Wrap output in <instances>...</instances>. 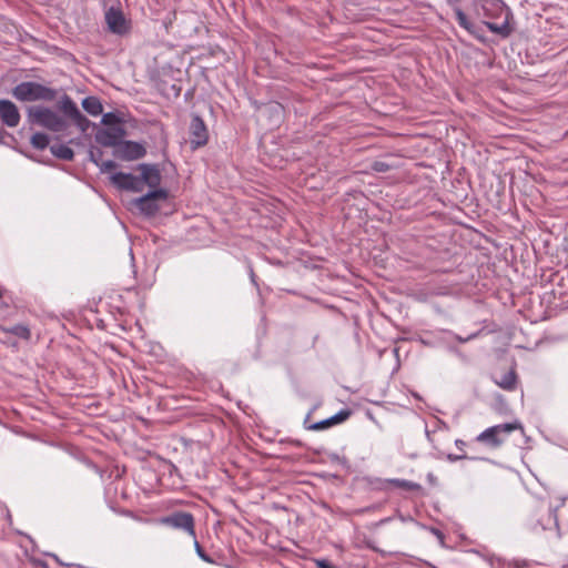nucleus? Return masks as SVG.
Here are the masks:
<instances>
[{
    "mask_svg": "<svg viewBox=\"0 0 568 568\" xmlns=\"http://www.w3.org/2000/svg\"><path fill=\"white\" fill-rule=\"evenodd\" d=\"M390 483L394 484L395 486L406 489V490H414V489L419 488L418 484L406 480V479H392Z\"/></svg>",
    "mask_w": 568,
    "mask_h": 568,
    "instance_id": "nucleus-20",
    "label": "nucleus"
},
{
    "mask_svg": "<svg viewBox=\"0 0 568 568\" xmlns=\"http://www.w3.org/2000/svg\"><path fill=\"white\" fill-rule=\"evenodd\" d=\"M7 332L18 336L19 338L26 339V341L30 339V337H31L30 328L24 324L13 325L10 328H8Z\"/></svg>",
    "mask_w": 568,
    "mask_h": 568,
    "instance_id": "nucleus-17",
    "label": "nucleus"
},
{
    "mask_svg": "<svg viewBox=\"0 0 568 568\" xmlns=\"http://www.w3.org/2000/svg\"><path fill=\"white\" fill-rule=\"evenodd\" d=\"M332 459H333V460H338V462H341V460H342V459L339 458V456H338V455H333V456H332Z\"/></svg>",
    "mask_w": 568,
    "mask_h": 568,
    "instance_id": "nucleus-32",
    "label": "nucleus"
},
{
    "mask_svg": "<svg viewBox=\"0 0 568 568\" xmlns=\"http://www.w3.org/2000/svg\"><path fill=\"white\" fill-rule=\"evenodd\" d=\"M251 280L253 283H255V275H254L253 271H251Z\"/></svg>",
    "mask_w": 568,
    "mask_h": 568,
    "instance_id": "nucleus-34",
    "label": "nucleus"
},
{
    "mask_svg": "<svg viewBox=\"0 0 568 568\" xmlns=\"http://www.w3.org/2000/svg\"><path fill=\"white\" fill-rule=\"evenodd\" d=\"M349 416H351V412L348 409H342L328 418L333 426V425H336V424H339V423L346 420Z\"/></svg>",
    "mask_w": 568,
    "mask_h": 568,
    "instance_id": "nucleus-21",
    "label": "nucleus"
},
{
    "mask_svg": "<svg viewBox=\"0 0 568 568\" xmlns=\"http://www.w3.org/2000/svg\"><path fill=\"white\" fill-rule=\"evenodd\" d=\"M29 121L33 124L43 126L52 132H63L68 128V122L57 112L45 106H31L28 110Z\"/></svg>",
    "mask_w": 568,
    "mask_h": 568,
    "instance_id": "nucleus-3",
    "label": "nucleus"
},
{
    "mask_svg": "<svg viewBox=\"0 0 568 568\" xmlns=\"http://www.w3.org/2000/svg\"><path fill=\"white\" fill-rule=\"evenodd\" d=\"M110 178H121V179H124V178H133V176L130 173L119 172V173L112 174Z\"/></svg>",
    "mask_w": 568,
    "mask_h": 568,
    "instance_id": "nucleus-27",
    "label": "nucleus"
},
{
    "mask_svg": "<svg viewBox=\"0 0 568 568\" xmlns=\"http://www.w3.org/2000/svg\"><path fill=\"white\" fill-rule=\"evenodd\" d=\"M126 135L124 125H111L99 129L95 141L102 146L116 148Z\"/></svg>",
    "mask_w": 568,
    "mask_h": 568,
    "instance_id": "nucleus-6",
    "label": "nucleus"
},
{
    "mask_svg": "<svg viewBox=\"0 0 568 568\" xmlns=\"http://www.w3.org/2000/svg\"><path fill=\"white\" fill-rule=\"evenodd\" d=\"M101 123L104 126L123 125V122L121 121L120 116L113 112L104 113L102 115Z\"/></svg>",
    "mask_w": 568,
    "mask_h": 568,
    "instance_id": "nucleus-19",
    "label": "nucleus"
},
{
    "mask_svg": "<svg viewBox=\"0 0 568 568\" xmlns=\"http://www.w3.org/2000/svg\"><path fill=\"white\" fill-rule=\"evenodd\" d=\"M31 144L38 150H43L49 145V136L45 133L37 132L31 136Z\"/></svg>",
    "mask_w": 568,
    "mask_h": 568,
    "instance_id": "nucleus-18",
    "label": "nucleus"
},
{
    "mask_svg": "<svg viewBox=\"0 0 568 568\" xmlns=\"http://www.w3.org/2000/svg\"><path fill=\"white\" fill-rule=\"evenodd\" d=\"M207 129L199 115H193L190 123V143L193 149H197L207 142Z\"/></svg>",
    "mask_w": 568,
    "mask_h": 568,
    "instance_id": "nucleus-8",
    "label": "nucleus"
},
{
    "mask_svg": "<svg viewBox=\"0 0 568 568\" xmlns=\"http://www.w3.org/2000/svg\"><path fill=\"white\" fill-rule=\"evenodd\" d=\"M372 169L376 172H386L389 169V165L384 161H374L372 163Z\"/></svg>",
    "mask_w": 568,
    "mask_h": 568,
    "instance_id": "nucleus-25",
    "label": "nucleus"
},
{
    "mask_svg": "<svg viewBox=\"0 0 568 568\" xmlns=\"http://www.w3.org/2000/svg\"><path fill=\"white\" fill-rule=\"evenodd\" d=\"M145 148L143 144L134 141H121L115 148V153L124 160H138L144 156Z\"/></svg>",
    "mask_w": 568,
    "mask_h": 568,
    "instance_id": "nucleus-10",
    "label": "nucleus"
},
{
    "mask_svg": "<svg viewBox=\"0 0 568 568\" xmlns=\"http://www.w3.org/2000/svg\"><path fill=\"white\" fill-rule=\"evenodd\" d=\"M455 445H456V447H457L458 449H463V448H464V446H465L466 444H465V442H464V440H462V439H456V440H455Z\"/></svg>",
    "mask_w": 568,
    "mask_h": 568,
    "instance_id": "nucleus-30",
    "label": "nucleus"
},
{
    "mask_svg": "<svg viewBox=\"0 0 568 568\" xmlns=\"http://www.w3.org/2000/svg\"><path fill=\"white\" fill-rule=\"evenodd\" d=\"M20 112L17 105L10 100H0V121L9 126L16 128L20 122Z\"/></svg>",
    "mask_w": 568,
    "mask_h": 568,
    "instance_id": "nucleus-11",
    "label": "nucleus"
},
{
    "mask_svg": "<svg viewBox=\"0 0 568 568\" xmlns=\"http://www.w3.org/2000/svg\"><path fill=\"white\" fill-rule=\"evenodd\" d=\"M449 3L458 2L459 0H447Z\"/></svg>",
    "mask_w": 568,
    "mask_h": 568,
    "instance_id": "nucleus-35",
    "label": "nucleus"
},
{
    "mask_svg": "<svg viewBox=\"0 0 568 568\" xmlns=\"http://www.w3.org/2000/svg\"><path fill=\"white\" fill-rule=\"evenodd\" d=\"M476 334H473V335H469L468 337H460V336H457V341H459L460 343H465V342H468L469 339H471L473 337H475Z\"/></svg>",
    "mask_w": 568,
    "mask_h": 568,
    "instance_id": "nucleus-29",
    "label": "nucleus"
},
{
    "mask_svg": "<svg viewBox=\"0 0 568 568\" xmlns=\"http://www.w3.org/2000/svg\"><path fill=\"white\" fill-rule=\"evenodd\" d=\"M331 426H332V424L329 422V418H326V419H323V420H320V422H316V423L312 424L308 428L312 429V430H323V429L328 428Z\"/></svg>",
    "mask_w": 568,
    "mask_h": 568,
    "instance_id": "nucleus-24",
    "label": "nucleus"
},
{
    "mask_svg": "<svg viewBox=\"0 0 568 568\" xmlns=\"http://www.w3.org/2000/svg\"><path fill=\"white\" fill-rule=\"evenodd\" d=\"M12 95L23 102L53 101L57 97V91L38 82L26 81L13 88Z\"/></svg>",
    "mask_w": 568,
    "mask_h": 568,
    "instance_id": "nucleus-2",
    "label": "nucleus"
},
{
    "mask_svg": "<svg viewBox=\"0 0 568 568\" xmlns=\"http://www.w3.org/2000/svg\"><path fill=\"white\" fill-rule=\"evenodd\" d=\"M194 541V549H195V552L196 555L205 562L207 564H214L215 561L212 559V557H210L204 550L203 548L201 547L200 542L197 541V539H193Z\"/></svg>",
    "mask_w": 568,
    "mask_h": 568,
    "instance_id": "nucleus-22",
    "label": "nucleus"
},
{
    "mask_svg": "<svg viewBox=\"0 0 568 568\" xmlns=\"http://www.w3.org/2000/svg\"><path fill=\"white\" fill-rule=\"evenodd\" d=\"M465 458H467V456L465 454H463V455L448 454L447 455V459L449 462H457V460L465 459Z\"/></svg>",
    "mask_w": 568,
    "mask_h": 568,
    "instance_id": "nucleus-26",
    "label": "nucleus"
},
{
    "mask_svg": "<svg viewBox=\"0 0 568 568\" xmlns=\"http://www.w3.org/2000/svg\"><path fill=\"white\" fill-rule=\"evenodd\" d=\"M82 108L92 116H97L103 111L102 103L97 97L84 98L82 100Z\"/></svg>",
    "mask_w": 568,
    "mask_h": 568,
    "instance_id": "nucleus-12",
    "label": "nucleus"
},
{
    "mask_svg": "<svg viewBox=\"0 0 568 568\" xmlns=\"http://www.w3.org/2000/svg\"><path fill=\"white\" fill-rule=\"evenodd\" d=\"M495 383L505 390H514L517 383V375L514 369L504 373Z\"/></svg>",
    "mask_w": 568,
    "mask_h": 568,
    "instance_id": "nucleus-13",
    "label": "nucleus"
},
{
    "mask_svg": "<svg viewBox=\"0 0 568 568\" xmlns=\"http://www.w3.org/2000/svg\"><path fill=\"white\" fill-rule=\"evenodd\" d=\"M523 430V426L519 422L505 423L488 427L477 436V442L484 443L490 447H499L506 437L514 430Z\"/></svg>",
    "mask_w": 568,
    "mask_h": 568,
    "instance_id": "nucleus-4",
    "label": "nucleus"
},
{
    "mask_svg": "<svg viewBox=\"0 0 568 568\" xmlns=\"http://www.w3.org/2000/svg\"><path fill=\"white\" fill-rule=\"evenodd\" d=\"M105 22L109 30L115 34H124L129 30L128 21L119 8L111 7L105 11Z\"/></svg>",
    "mask_w": 568,
    "mask_h": 568,
    "instance_id": "nucleus-7",
    "label": "nucleus"
},
{
    "mask_svg": "<svg viewBox=\"0 0 568 568\" xmlns=\"http://www.w3.org/2000/svg\"><path fill=\"white\" fill-rule=\"evenodd\" d=\"M60 109L67 116L72 119L82 131L87 130L90 123L89 120L80 112L77 104L68 95H64L60 101Z\"/></svg>",
    "mask_w": 568,
    "mask_h": 568,
    "instance_id": "nucleus-9",
    "label": "nucleus"
},
{
    "mask_svg": "<svg viewBox=\"0 0 568 568\" xmlns=\"http://www.w3.org/2000/svg\"><path fill=\"white\" fill-rule=\"evenodd\" d=\"M455 17L458 22V24L464 28L466 31H468L470 34L477 36V28L476 26L469 21L467 16L464 13V11L459 8L455 9Z\"/></svg>",
    "mask_w": 568,
    "mask_h": 568,
    "instance_id": "nucleus-15",
    "label": "nucleus"
},
{
    "mask_svg": "<svg viewBox=\"0 0 568 568\" xmlns=\"http://www.w3.org/2000/svg\"><path fill=\"white\" fill-rule=\"evenodd\" d=\"M118 191L139 193L130 204L145 216H154L169 201V191L160 180H110Z\"/></svg>",
    "mask_w": 568,
    "mask_h": 568,
    "instance_id": "nucleus-1",
    "label": "nucleus"
},
{
    "mask_svg": "<svg viewBox=\"0 0 568 568\" xmlns=\"http://www.w3.org/2000/svg\"><path fill=\"white\" fill-rule=\"evenodd\" d=\"M141 178H160L159 168L156 165H143V172Z\"/></svg>",
    "mask_w": 568,
    "mask_h": 568,
    "instance_id": "nucleus-23",
    "label": "nucleus"
},
{
    "mask_svg": "<svg viewBox=\"0 0 568 568\" xmlns=\"http://www.w3.org/2000/svg\"><path fill=\"white\" fill-rule=\"evenodd\" d=\"M103 166H104L106 170H109V171H111V170L115 169V164H114V162H112V161H106V162H104V163H103Z\"/></svg>",
    "mask_w": 568,
    "mask_h": 568,
    "instance_id": "nucleus-28",
    "label": "nucleus"
},
{
    "mask_svg": "<svg viewBox=\"0 0 568 568\" xmlns=\"http://www.w3.org/2000/svg\"><path fill=\"white\" fill-rule=\"evenodd\" d=\"M159 524L172 529L181 530L195 539L194 516L187 511H174L159 519Z\"/></svg>",
    "mask_w": 568,
    "mask_h": 568,
    "instance_id": "nucleus-5",
    "label": "nucleus"
},
{
    "mask_svg": "<svg viewBox=\"0 0 568 568\" xmlns=\"http://www.w3.org/2000/svg\"><path fill=\"white\" fill-rule=\"evenodd\" d=\"M50 150L54 156L62 160H72L74 155L72 149L63 143L52 144Z\"/></svg>",
    "mask_w": 568,
    "mask_h": 568,
    "instance_id": "nucleus-16",
    "label": "nucleus"
},
{
    "mask_svg": "<svg viewBox=\"0 0 568 568\" xmlns=\"http://www.w3.org/2000/svg\"><path fill=\"white\" fill-rule=\"evenodd\" d=\"M508 16H509V10L507 9V14H506V19L503 23L498 24V23H494V22H489V21H486L485 22V26L488 28L489 31H491L493 33H496V34H499L504 38L508 37L511 32L510 28H509V23H508Z\"/></svg>",
    "mask_w": 568,
    "mask_h": 568,
    "instance_id": "nucleus-14",
    "label": "nucleus"
},
{
    "mask_svg": "<svg viewBox=\"0 0 568 568\" xmlns=\"http://www.w3.org/2000/svg\"><path fill=\"white\" fill-rule=\"evenodd\" d=\"M433 294H435V295H445L446 292H444L442 290H436V291L433 292Z\"/></svg>",
    "mask_w": 568,
    "mask_h": 568,
    "instance_id": "nucleus-31",
    "label": "nucleus"
},
{
    "mask_svg": "<svg viewBox=\"0 0 568 568\" xmlns=\"http://www.w3.org/2000/svg\"><path fill=\"white\" fill-rule=\"evenodd\" d=\"M389 520H390V518H384V519H382V520L379 521V525L385 524V523H388Z\"/></svg>",
    "mask_w": 568,
    "mask_h": 568,
    "instance_id": "nucleus-33",
    "label": "nucleus"
}]
</instances>
